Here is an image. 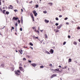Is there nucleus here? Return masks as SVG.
I'll return each instance as SVG.
<instances>
[{"label":"nucleus","instance_id":"45","mask_svg":"<svg viewBox=\"0 0 80 80\" xmlns=\"http://www.w3.org/2000/svg\"><path fill=\"white\" fill-rule=\"evenodd\" d=\"M2 1H0V5H2V3H2L1 2Z\"/></svg>","mask_w":80,"mask_h":80},{"label":"nucleus","instance_id":"32","mask_svg":"<svg viewBox=\"0 0 80 80\" xmlns=\"http://www.w3.org/2000/svg\"><path fill=\"white\" fill-rule=\"evenodd\" d=\"M14 12H18V10H14Z\"/></svg>","mask_w":80,"mask_h":80},{"label":"nucleus","instance_id":"15","mask_svg":"<svg viewBox=\"0 0 80 80\" xmlns=\"http://www.w3.org/2000/svg\"><path fill=\"white\" fill-rule=\"evenodd\" d=\"M45 53H47V54H49V55L50 54V53L48 51H46Z\"/></svg>","mask_w":80,"mask_h":80},{"label":"nucleus","instance_id":"56","mask_svg":"<svg viewBox=\"0 0 80 80\" xmlns=\"http://www.w3.org/2000/svg\"><path fill=\"white\" fill-rule=\"evenodd\" d=\"M79 42H80V39H79L78 40Z\"/></svg>","mask_w":80,"mask_h":80},{"label":"nucleus","instance_id":"36","mask_svg":"<svg viewBox=\"0 0 80 80\" xmlns=\"http://www.w3.org/2000/svg\"><path fill=\"white\" fill-rule=\"evenodd\" d=\"M1 67H3L4 66V65H3V64H1Z\"/></svg>","mask_w":80,"mask_h":80},{"label":"nucleus","instance_id":"24","mask_svg":"<svg viewBox=\"0 0 80 80\" xmlns=\"http://www.w3.org/2000/svg\"><path fill=\"white\" fill-rule=\"evenodd\" d=\"M59 32V30L58 29H57L55 32L57 33V32Z\"/></svg>","mask_w":80,"mask_h":80},{"label":"nucleus","instance_id":"12","mask_svg":"<svg viewBox=\"0 0 80 80\" xmlns=\"http://www.w3.org/2000/svg\"><path fill=\"white\" fill-rule=\"evenodd\" d=\"M73 44L74 45H77V42H76L75 41H74L73 43Z\"/></svg>","mask_w":80,"mask_h":80},{"label":"nucleus","instance_id":"42","mask_svg":"<svg viewBox=\"0 0 80 80\" xmlns=\"http://www.w3.org/2000/svg\"><path fill=\"white\" fill-rule=\"evenodd\" d=\"M11 28V29H12V30H14V28L13 27H12Z\"/></svg>","mask_w":80,"mask_h":80},{"label":"nucleus","instance_id":"18","mask_svg":"<svg viewBox=\"0 0 80 80\" xmlns=\"http://www.w3.org/2000/svg\"><path fill=\"white\" fill-rule=\"evenodd\" d=\"M29 45H31V46H33V43L32 42H30Z\"/></svg>","mask_w":80,"mask_h":80},{"label":"nucleus","instance_id":"58","mask_svg":"<svg viewBox=\"0 0 80 80\" xmlns=\"http://www.w3.org/2000/svg\"><path fill=\"white\" fill-rule=\"evenodd\" d=\"M33 21H35V20H34V18L32 19Z\"/></svg>","mask_w":80,"mask_h":80},{"label":"nucleus","instance_id":"11","mask_svg":"<svg viewBox=\"0 0 80 80\" xmlns=\"http://www.w3.org/2000/svg\"><path fill=\"white\" fill-rule=\"evenodd\" d=\"M45 23H47L49 22V21L48 20H47V19H45L44 20Z\"/></svg>","mask_w":80,"mask_h":80},{"label":"nucleus","instance_id":"19","mask_svg":"<svg viewBox=\"0 0 80 80\" xmlns=\"http://www.w3.org/2000/svg\"><path fill=\"white\" fill-rule=\"evenodd\" d=\"M6 14H7V15H8V14H9V12L8 11H6Z\"/></svg>","mask_w":80,"mask_h":80},{"label":"nucleus","instance_id":"5","mask_svg":"<svg viewBox=\"0 0 80 80\" xmlns=\"http://www.w3.org/2000/svg\"><path fill=\"white\" fill-rule=\"evenodd\" d=\"M56 76H57L56 74H53L51 77V78H53V77H55Z\"/></svg>","mask_w":80,"mask_h":80},{"label":"nucleus","instance_id":"37","mask_svg":"<svg viewBox=\"0 0 80 80\" xmlns=\"http://www.w3.org/2000/svg\"><path fill=\"white\" fill-rule=\"evenodd\" d=\"M43 13H47V11H43Z\"/></svg>","mask_w":80,"mask_h":80},{"label":"nucleus","instance_id":"52","mask_svg":"<svg viewBox=\"0 0 80 80\" xmlns=\"http://www.w3.org/2000/svg\"><path fill=\"white\" fill-rule=\"evenodd\" d=\"M21 10L22 12H23V9H21Z\"/></svg>","mask_w":80,"mask_h":80},{"label":"nucleus","instance_id":"35","mask_svg":"<svg viewBox=\"0 0 80 80\" xmlns=\"http://www.w3.org/2000/svg\"><path fill=\"white\" fill-rule=\"evenodd\" d=\"M71 37H70V35H68V38H71Z\"/></svg>","mask_w":80,"mask_h":80},{"label":"nucleus","instance_id":"10","mask_svg":"<svg viewBox=\"0 0 80 80\" xmlns=\"http://www.w3.org/2000/svg\"><path fill=\"white\" fill-rule=\"evenodd\" d=\"M19 52L21 54H22V53H23V52H23V51L22 50V49H21V51L19 50Z\"/></svg>","mask_w":80,"mask_h":80},{"label":"nucleus","instance_id":"55","mask_svg":"<svg viewBox=\"0 0 80 80\" xmlns=\"http://www.w3.org/2000/svg\"><path fill=\"white\" fill-rule=\"evenodd\" d=\"M21 23L22 24H23V21H21Z\"/></svg>","mask_w":80,"mask_h":80},{"label":"nucleus","instance_id":"60","mask_svg":"<svg viewBox=\"0 0 80 80\" xmlns=\"http://www.w3.org/2000/svg\"><path fill=\"white\" fill-rule=\"evenodd\" d=\"M35 36H33V38H35Z\"/></svg>","mask_w":80,"mask_h":80},{"label":"nucleus","instance_id":"3","mask_svg":"<svg viewBox=\"0 0 80 80\" xmlns=\"http://www.w3.org/2000/svg\"><path fill=\"white\" fill-rule=\"evenodd\" d=\"M12 20H18V18H16L15 17H14L12 18Z\"/></svg>","mask_w":80,"mask_h":80},{"label":"nucleus","instance_id":"49","mask_svg":"<svg viewBox=\"0 0 80 80\" xmlns=\"http://www.w3.org/2000/svg\"><path fill=\"white\" fill-rule=\"evenodd\" d=\"M38 30H40V27H38Z\"/></svg>","mask_w":80,"mask_h":80},{"label":"nucleus","instance_id":"48","mask_svg":"<svg viewBox=\"0 0 80 80\" xmlns=\"http://www.w3.org/2000/svg\"><path fill=\"white\" fill-rule=\"evenodd\" d=\"M66 25H68L69 24V23L67 22H66Z\"/></svg>","mask_w":80,"mask_h":80},{"label":"nucleus","instance_id":"14","mask_svg":"<svg viewBox=\"0 0 80 80\" xmlns=\"http://www.w3.org/2000/svg\"><path fill=\"white\" fill-rule=\"evenodd\" d=\"M72 61V59L69 58L68 59V62L70 63Z\"/></svg>","mask_w":80,"mask_h":80},{"label":"nucleus","instance_id":"41","mask_svg":"<svg viewBox=\"0 0 80 80\" xmlns=\"http://www.w3.org/2000/svg\"><path fill=\"white\" fill-rule=\"evenodd\" d=\"M31 18H32V19L34 18V17H33V15L31 16Z\"/></svg>","mask_w":80,"mask_h":80},{"label":"nucleus","instance_id":"51","mask_svg":"<svg viewBox=\"0 0 80 80\" xmlns=\"http://www.w3.org/2000/svg\"><path fill=\"white\" fill-rule=\"evenodd\" d=\"M35 38H37V39H38V37H36Z\"/></svg>","mask_w":80,"mask_h":80},{"label":"nucleus","instance_id":"17","mask_svg":"<svg viewBox=\"0 0 80 80\" xmlns=\"http://www.w3.org/2000/svg\"><path fill=\"white\" fill-rule=\"evenodd\" d=\"M45 38H48V36H47V34H45Z\"/></svg>","mask_w":80,"mask_h":80},{"label":"nucleus","instance_id":"34","mask_svg":"<svg viewBox=\"0 0 80 80\" xmlns=\"http://www.w3.org/2000/svg\"><path fill=\"white\" fill-rule=\"evenodd\" d=\"M65 44H66V42H64L63 43V45H65Z\"/></svg>","mask_w":80,"mask_h":80},{"label":"nucleus","instance_id":"39","mask_svg":"<svg viewBox=\"0 0 80 80\" xmlns=\"http://www.w3.org/2000/svg\"><path fill=\"white\" fill-rule=\"evenodd\" d=\"M28 62L29 63H31V62H32V61L31 60H28Z\"/></svg>","mask_w":80,"mask_h":80},{"label":"nucleus","instance_id":"16","mask_svg":"<svg viewBox=\"0 0 80 80\" xmlns=\"http://www.w3.org/2000/svg\"><path fill=\"white\" fill-rule=\"evenodd\" d=\"M55 70H56V69H51V71H52L53 72H56V71H55Z\"/></svg>","mask_w":80,"mask_h":80},{"label":"nucleus","instance_id":"29","mask_svg":"<svg viewBox=\"0 0 80 80\" xmlns=\"http://www.w3.org/2000/svg\"><path fill=\"white\" fill-rule=\"evenodd\" d=\"M18 23L19 24L20 23V20H18Z\"/></svg>","mask_w":80,"mask_h":80},{"label":"nucleus","instance_id":"46","mask_svg":"<svg viewBox=\"0 0 80 80\" xmlns=\"http://www.w3.org/2000/svg\"><path fill=\"white\" fill-rule=\"evenodd\" d=\"M35 27H32V29H33V30H34V29H35Z\"/></svg>","mask_w":80,"mask_h":80},{"label":"nucleus","instance_id":"57","mask_svg":"<svg viewBox=\"0 0 80 80\" xmlns=\"http://www.w3.org/2000/svg\"><path fill=\"white\" fill-rule=\"evenodd\" d=\"M21 21H23V18H21Z\"/></svg>","mask_w":80,"mask_h":80},{"label":"nucleus","instance_id":"27","mask_svg":"<svg viewBox=\"0 0 80 80\" xmlns=\"http://www.w3.org/2000/svg\"><path fill=\"white\" fill-rule=\"evenodd\" d=\"M68 19V18H67V17L65 18H64L65 20H67Z\"/></svg>","mask_w":80,"mask_h":80},{"label":"nucleus","instance_id":"25","mask_svg":"<svg viewBox=\"0 0 80 80\" xmlns=\"http://www.w3.org/2000/svg\"><path fill=\"white\" fill-rule=\"evenodd\" d=\"M26 58H23V60H24V61H25V60H26Z\"/></svg>","mask_w":80,"mask_h":80},{"label":"nucleus","instance_id":"30","mask_svg":"<svg viewBox=\"0 0 80 80\" xmlns=\"http://www.w3.org/2000/svg\"><path fill=\"white\" fill-rule=\"evenodd\" d=\"M19 69H20V70H22V67H19Z\"/></svg>","mask_w":80,"mask_h":80},{"label":"nucleus","instance_id":"64","mask_svg":"<svg viewBox=\"0 0 80 80\" xmlns=\"http://www.w3.org/2000/svg\"><path fill=\"white\" fill-rule=\"evenodd\" d=\"M64 69H65V68H66L65 67H64Z\"/></svg>","mask_w":80,"mask_h":80},{"label":"nucleus","instance_id":"50","mask_svg":"<svg viewBox=\"0 0 80 80\" xmlns=\"http://www.w3.org/2000/svg\"><path fill=\"white\" fill-rule=\"evenodd\" d=\"M42 42H43V40H42L41 41H40L41 43H42Z\"/></svg>","mask_w":80,"mask_h":80},{"label":"nucleus","instance_id":"8","mask_svg":"<svg viewBox=\"0 0 80 80\" xmlns=\"http://www.w3.org/2000/svg\"><path fill=\"white\" fill-rule=\"evenodd\" d=\"M32 67H36V65H37V64H35V63H32Z\"/></svg>","mask_w":80,"mask_h":80},{"label":"nucleus","instance_id":"59","mask_svg":"<svg viewBox=\"0 0 80 80\" xmlns=\"http://www.w3.org/2000/svg\"><path fill=\"white\" fill-rule=\"evenodd\" d=\"M62 69H64V68L63 67H62Z\"/></svg>","mask_w":80,"mask_h":80},{"label":"nucleus","instance_id":"2","mask_svg":"<svg viewBox=\"0 0 80 80\" xmlns=\"http://www.w3.org/2000/svg\"><path fill=\"white\" fill-rule=\"evenodd\" d=\"M33 13L34 14L35 17H37V13L36 11L34 10L33 11Z\"/></svg>","mask_w":80,"mask_h":80},{"label":"nucleus","instance_id":"62","mask_svg":"<svg viewBox=\"0 0 80 80\" xmlns=\"http://www.w3.org/2000/svg\"><path fill=\"white\" fill-rule=\"evenodd\" d=\"M42 31H43V30H41V32H42Z\"/></svg>","mask_w":80,"mask_h":80},{"label":"nucleus","instance_id":"4","mask_svg":"<svg viewBox=\"0 0 80 80\" xmlns=\"http://www.w3.org/2000/svg\"><path fill=\"white\" fill-rule=\"evenodd\" d=\"M62 27V25L60 24L59 26H57V28L58 29H60V28H61Z\"/></svg>","mask_w":80,"mask_h":80},{"label":"nucleus","instance_id":"21","mask_svg":"<svg viewBox=\"0 0 80 80\" xmlns=\"http://www.w3.org/2000/svg\"><path fill=\"white\" fill-rule=\"evenodd\" d=\"M6 11V10H3L2 11V12L4 14H5V12Z\"/></svg>","mask_w":80,"mask_h":80},{"label":"nucleus","instance_id":"9","mask_svg":"<svg viewBox=\"0 0 80 80\" xmlns=\"http://www.w3.org/2000/svg\"><path fill=\"white\" fill-rule=\"evenodd\" d=\"M9 8L10 9H13V7L12 5H10L9 7Z\"/></svg>","mask_w":80,"mask_h":80},{"label":"nucleus","instance_id":"6","mask_svg":"<svg viewBox=\"0 0 80 80\" xmlns=\"http://www.w3.org/2000/svg\"><path fill=\"white\" fill-rule=\"evenodd\" d=\"M53 50L52 49H50V52L51 53V54H53Z\"/></svg>","mask_w":80,"mask_h":80},{"label":"nucleus","instance_id":"54","mask_svg":"<svg viewBox=\"0 0 80 80\" xmlns=\"http://www.w3.org/2000/svg\"><path fill=\"white\" fill-rule=\"evenodd\" d=\"M15 31H16V32H17V28L15 29Z\"/></svg>","mask_w":80,"mask_h":80},{"label":"nucleus","instance_id":"22","mask_svg":"<svg viewBox=\"0 0 80 80\" xmlns=\"http://www.w3.org/2000/svg\"><path fill=\"white\" fill-rule=\"evenodd\" d=\"M35 32H37L38 33H39V32L38 31V30H35Z\"/></svg>","mask_w":80,"mask_h":80},{"label":"nucleus","instance_id":"23","mask_svg":"<svg viewBox=\"0 0 80 80\" xmlns=\"http://www.w3.org/2000/svg\"><path fill=\"white\" fill-rule=\"evenodd\" d=\"M15 25V26H16V27H17V26H18V23H17V22H16Z\"/></svg>","mask_w":80,"mask_h":80},{"label":"nucleus","instance_id":"63","mask_svg":"<svg viewBox=\"0 0 80 80\" xmlns=\"http://www.w3.org/2000/svg\"><path fill=\"white\" fill-rule=\"evenodd\" d=\"M16 52H18V51L17 50H16Z\"/></svg>","mask_w":80,"mask_h":80},{"label":"nucleus","instance_id":"44","mask_svg":"<svg viewBox=\"0 0 80 80\" xmlns=\"http://www.w3.org/2000/svg\"><path fill=\"white\" fill-rule=\"evenodd\" d=\"M49 65V66H50V67H52V64H50Z\"/></svg>","mask_w":80,"mask_h":80},{"label":"nucleus","instance_id":"28","mask_svg":"<svg viewBox=\"0 0 80 80\" xmlns=\"http://www.w3.org/2000/svg\"><path fill=\"white\" fill-rule=\"evenodd\" d=\"M55 19L56 20L58 21V18H55Z\"/></svg>","mask_w":80,"mask_h":80},{"label":"nucleus","instance_id":"7","mask_svg":"<svg viewBox=\"0 0 80 80\" xmlns=\"http://www.w3.org/2000/svg\"><path fill=\"white\" fill-rule=\"evenodd\" d=\"M55 71H56V72L58 71V72H61V71L59 70V69H56V70Z\"/></svg>","mask_w":80,"mask_h":80},{"label":"nucleus","instance_id":"31","mask_svg":"<svg viewBox=\"0 0 80 80\" xmlns=\"http://www.w3.org/2000/svg\"><path fill=\"white\" fill-rule=\"evenodd\" d=\"M55 25H56V26H58V23H56L55 24Z\"/></svg>","mask_w":80,"mask_h":80},{"label":"nucleus","instance_id":"13","mask_svg":"<svg viewBox=\"0 0 80 80\" xmlns=\"http://www.w3.org/2000/svg\"><path fill=\"white\" fill-rule=\"evenodd\" d=\"M48 4L50 5V6H52V5H53V3L52 2H49L48 3Z\"/></svg>","mask_w":80,"mask_h":80},{"label":"nucleus","instance_id":"43","mask_svg":"<svg viewBox=\"0 0 80 80\" xmlns=\"http://www.w3.org/2000/svg\"><path fill=\"white\" fill-rule=\"evenodd\" d=\"M30 48H31V49H32V50H33V48H32V47L30 46Z\"/></svg>","mask_w":80,"mask_h":80},{"label":"nucleus","instance_id":"1","mask_svg":"<svg viewBox=\"0 0 80 80\" xmlns=\"http://www.w3.org/2000/svg\"><path fill=\"white\" fill-rule=\"evenodd\" d=\"M20 71L19 70H18L17 71L15 72V73L17 75H20Z\"/></svg>","mask_w":80,"mask_h":80},{"label":"nucleus","instance_id":"38","mask_svg":"<svg viewBox=\"0 0 80 80\" xmlns=\"http://www.w3.org/2000/svg\"><path fill=\"white\" fill-rule=\"evenodd\" d=\"M20 31H22V28H20Z\"/></svg>","mask_w":80,"mask_h":80},{"label":"nucleus","instance_id":"47","mask_svg":"<svg viewBox=\"0 0 80 80\" xmlns=\"http://www.w3.org/2000/svg\"><path fill=\"white\" fill-rule=\"evenodd\" d=\"M32 2H33V1H30V2H29V3H32Z\"/></svg>","mask_w":80,"mask_h":80},{"label":"nucleus","instance_id":"26","mask_svg":"<svg viewBox=\"0 0 80 80\" xmlns=\"http://www.w3.org/2000/svg\"><path fill=\"white\" fill-rule=\"evenodd\" d=\"M40 68H43V66H40Z\"/></svg>","mask_w":80,"mask_h":80},{"label":"nucleus","instance_id":"40","mask_svg":"<svg viewBox=\"0 0 80 80\" xmlns=\"http://www.w3.org/2000/svg\"><path fill=\"white\" fill-rule=\"evenodd\" d=\"M59 17H60V18H61V17H62V15H60L59 16Z\"/></svg>","mask_w":80,"mask_h":80},{"label":"nucleus","instance_id":"33","mask_svg":"<svg viewBox=\"0 0 80 80\" xmlns=\"http://www.w3.org/2000/svg\"><path fill=\"white\" fill-rule=\"evenodd\" d=\"M77 29H78V30H80V27H78V28H77Z\"/></svg>","mask_w":80,"mask_h":80},{"label":"nucleus","instance_id":"20","mask_svg":"<svg viewBox=\"0 0 80 80\" xmlns=\"http://www.w3.org/2000/svg\"><path fill=\"white\" fill-rule=\"evenodd\" d=\"M35 7H36V8H38V4L36 5L35 6Z\"/></svg>","mask_w":80,"mask_h":80},{"label":"nucleus","instance_id":"61","mask_svg":"<svg viewBox=\"0 0 80 80\" xmlns=\"http://www.w3.org/2000/svg\"><path fill=\"white\" fill-rule=\"evenodd\" d=\"M65 67H66V68H67L68 67H67V66H66Z\"/></svg>","mask_w":80,"mask_h":80},{"label":"nucleus","instance_id":"53","mask_svg":"<svg viewBox=\"0 0 80 80\" xmlns=\"http://www.w3.org/2000/svg\"><path fill=\"white\" fill-rule=\"evenodd\" d=\"M59 68H61V67H62V66H60V65H59Z\"/></svg>","mask_w":80,"mask_h":80}]
</instances>
